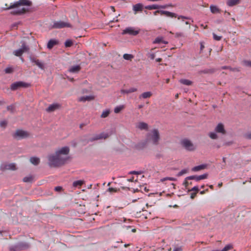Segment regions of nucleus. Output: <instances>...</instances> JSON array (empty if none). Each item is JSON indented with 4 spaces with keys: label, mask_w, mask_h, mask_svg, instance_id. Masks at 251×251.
Masks as SVG:
<instances>
[{
    "label": "nucleus",
    "mask_w": 251,
    "mask_h": 251,
    "mask_svg": "<svg viewBox=\"0 0 251 251\" xmlns=\"http://www.w3.org/2000/svg\"><path fill=\"white\" fill-rule=\"evenodd\" d=\"M189 179H186V178H185L184 181L183 182V185L184 186L185 189H187V187L189 184H192V182H189L187 180Z\"/></svg>",
    "instance_id": "obj_45"
},
{
    "label": "nucleus",
    "mask_w": 251,
    "mask_h": 251,
    "mask_svg": "<svg viewBox=\"0 0 251 251\" xmlns=\"http://www.w3.org/2000/svg\"><path fill=\"white\" fill-rule=\"evenodd\" d=\"M110 111L109 109H106L104 110L100 116L101 118H104L108 117L110 114Z\"/></svg>",
    "instance_id": "obj_36"
},
{
    "label": "nucleus",
    "mask_w": 251,
    "mask_h": 251,
    "mask_svg": "<svg viewBox=\"0 0 251 251\" xmlns=\"http://www.w3.org/2000/svg\"><path fill=\"white\" fill-rule=\"evenodd\" d=\"M197 193V192H193L190 195V198L191 199H194V198L196 197Z\"/></svg>",
    "instance_id": "obj_61"
},
{
    "label": "nucleus",
    "mask_w": 251,
    "mask_h": 251,
    "mask_svg": "<svg viewBox=\"0 0 251 251\" xmlns=\"http://www.w3.org/2000/svg\"><path fill=\"white\" fill-rule=\"evenodd\" d=\"M221 69H223V70L229 69L231 71H233V72H235V71L239 72V70L236 68H233L230 66H222Z\"/></svg>",
    "instance_id": "obj_35"
},
{
    "label": "nucleus",
    "mask_w": 251,
    "mask_h": 251,
    "mask_svg": "<svg viewBox=\"0 0 251 251\" xmlns=\"http://www.w3.org/2000/svg\"><path fill=\"white\" fill-rule=\"evenodd\" d=\"M200 45H201L200 50H201V51L204 48V42H200Z\"/></svg>",
    "instance_id": "obj_62"
},
{
    "label": "nucleus",
    "mask_w": 251,
    "mask_h": 251,
    "mask_svg": "<svg viewBox=\"0 0 251 251\" xmlns=\"http://www.w3.org/2000/svg\"><path fill=\"white\" fill-rule=\"evenodd\" d=\"M217 69L215 68H210V69H205L204 70H200L199 71V74H212L214 73Z\"/></svg>",
    "instance_id": "obj_19"
},
{
    "label": "nucleus",
    "mask_w": 251,
    "mask_h": 251,
    "mask_svg": "<svg viewBox=\"0 0 251 251\" xmlns=\"http://www.w3.org/2000/svg\"><path fill=\"white\" fill-rule=\"evenodd\" d=\"M152 95V93L151 92H146L142 93L140 96L139 98L147 99L151 97Z\"/></svg>",
    "instance_id": "obj_30"
},
{
    "label": "nucleus",
    "mask_w": 251,
    "mask_h": 251,
    "mask_svg": "<svg viewBox=\"0 0 251 251\" xmlns=\"http://www.w3.org/2000/svg\"><path fill=\"white\" fill-rule=\"evenodd\" d=\"M83 181L82 180H76L73 182V186L74 187H77L78 186H81L83 184Z\"/></svg>",
    "instance_id": "obj_41"
},
{
    "label": "nucleus",
    "mask_w": 251,
    "mask_h": 251,
    "mask_svg": "<svg viewBox=\"0 0 251 251\" xmlns=\"http://www.w3.org/2000/svg\"><path fill=\"white\" fill-rule=\"evenodd\" d=\"M137 89L135 88H130L129 89H122L121 93L122 94H129L137 91Z\"/></svg>",
    "instance_id": "obj_27"
},
{
    "label": "nucleus",
    "mask_w": 251,
    "mask_h": 251,
    "mask_svg": "<svg viewBox=\"0 0 251 251\" xmlns=\"http://www.w3.org/2000/svg\"><path fill=\"white\" fill-rule=\"evenodd\" d=\"M226 132L224 125L220 123L215 127L214 132H210L208 133V136L212 139L216 140L218 138L217 133L225 135Z\"/></svg>",
    "instance_id": "obj_3"
},
{
    "label": "nucleus",
    "mask_w": 251,
    "mask_h": 251,
    "mask_svg": "<svg viewBox=\"0 0 251 251\" xmlns=\"http://www.w3.org/2000/svg\"><path fill=\"white\" fill-rule=\"evenodd\" d=\"M108 191L110 192H117V190L114 188L110 187L109 188Z\"/></svg>",
    "instance_id": "obj_59"
},
{
    "label": "nucleus",
    "mask_w": 251,
    "mask_h": 251,
    "mask_svg": "<svg viewBox=\"0 0 251 251\" xmlns=\"http://www.w3.org/2000/svg\"><path fill=\"white\" fill-rule=\"evenodd\" d=\"M30 245L28 243L24 242H20L17 244L12 245L9 249L11 251H19L28 249Z\"/></svg>",
    "instance_id": "obj_5"
},
{
    "label": "nucleus",
    "mask_w": 251,
    "mask_h": 251,
    "mask_svg": "<svg viewBox=\"0 0 251 251\" xmlns=\"http://www.w3.org/2000/svg\"><path fill=\"white\" fill-rule=\"evenodd\" d=\"M137 127L140 130H148V125L144 122H140Z\"/></svg>",
    "instance_id": "obj_28"
},
{
    "label": "nucleus",
    "mask_w": 251,
    "mask_h": 251,
    "mask_svg": "<svg viewBox=\"0 0 251 251\" xmlns=\"http://www.w3.org/2000/svg\"><path fill=\"white\" fill-rule=\"evenodd\" d=\"M73 44V42L71 40H67L65 42V46L67 48L71 47Z\"/></svg>",
    "instance_id": "obj_42"
},
{
    "label": "nucleus",
    "mask_w": 251,
    "mask_h": 251,
    "mask_svg": "<svg viewBox=\"0 0 251 251\" xmlns=\"http://www.w3.org/2000/svg\"><path fill=\"white\" fill-rule=\"evenodd\" d=\"M146 140L148 143H151L153 145H158L160 139L159 131L157 129H153L146 135Z\"/></svg>",
    "instance_id": "obj_2"
},
{
    "label": "nucleus",
    "mask_w": 251,
    "mask_h": 251,
    "mask_svg": "<svg viewBox=\"0 0 251 251\" xmlns=\"http://www.w3.org/2000/svg\"><path fill=\"white\" fill-rule=\"evenodd\" d=\"M7 125V122L5 121H1L0 122V126L1 127H5Z\"/></svg>",
    "instance_id": "obj_53"
},
{
    "label": "nucleus",
    "mask_w": 251,
    "mask_h": 251,
    "mask_svg": "<svg viewBox=\"0 0 251 251\" xmlns=\"http://www.w3.org/2000/svg\"><path fill=\"white\" fill-rule=\"evenodd\" d=\"M143 173V171H132L129 172V174L130 175H140Z\"/></svg>",
    "instance_id": "obj_48"
},
{
    "label": "nucleus",
    "mask_w": 251,
    "mask_h": 251,
    "mask_svg": "<svg viewBox=\"0 0 251 251\" xmlns=\"http://www.w3.org/2000/svg\"><path fill=\"white\" fill-rule=\"evenodd\" d=\"M30 86V84L23 81H16L11 84L10 89L12 91H15L20 88H27Z\"/></svg>",
    "instance_id": "obj_8"
},
{
    "label": "nucleus",
    "mask_w": 251,
    "mask_h": 251,
    "mask_svg": "<svg viewBox=\"0 0 251 251\" xmlns=\"http://www.w3.org/2000/svg\"><path fill=\"white\" fill-rule=\"evenodd\" d=\"M208 175L207 173H205V174H203V175H201L200 176L194 175V176H189L186 177V179H192V180H195L196 181H199L201 180L207 178L208 177Z\"/></svg>",
    "instance_id": "obj_14"
},
{
    "label": "nucleus",
    "mask_w": 251,
    "mask_h": 251,
    "mask_svg": "<svg viewBox=\"0 0 251 251\" xmlns=\"http://www.w3.org/2000/svg\"><path fill=\"white\" fill-rule=\"evenodd\" d=\"M6 108L7 110L10 111L12 113H14L15 108L13 105L7 106Z\"/></svg>",
    "instance_id": "obj_47"
},
{
    "label": "nucleus",
    "mask_w": 251,
    "mask_h": 251,
    "mask_svg": "<svg viewBox=\"0 0 251 251\" xmlns=\"http://www.w3.org/2000/svg\"><path fill=\"white\" fill-rule=\"evenodd\" d=\"M70 151V149L67 146H65L55 151L56 154L61 156V155H68Z\"/></svg>",
    "instance_id": "obj_16"
},
{
    "label": "nucleus",
    "mask_w": 251,
    "mask_h": 251,
    "mask_svg": "<svg viewBox=\"0 0 251 251\" xmlns=\"http://www.w3.org/2000/svg\"><path fill=\"white\" fill-rule=\"evenodd\" d=\"M4 71L6 74H11L13 73V69L11 67H7L5 69Z\"/></svg>",
    "instance_id": "obj_50"
},
{
    "label": "nucleus",
    "mask_w": 251,
    "mask_h": 251,
    "mask_svg": "<svg viewBox=\"0 0 251 251\" xmlns=\"http://www.w3.org/2000/svg\"><path fill=\"white\" fill-rule=\"evenodd\" d=\"M32 5L31 1L28 0H19L18 1H16L13 4H11L8 8L6 9H11L15 8H18L20 6L26 5L30 6Z\"/></svg>",
    "instance_id": "obj_7"
},
{
    "label": "nucleus",
    "mask_w": 251,
    "mask_h": 251,
    "mask_svg": "<svg viewBox=\"0 0 251 251\" xmlns=\"http://www.w3.org/2000/svg\"><path fill=\"white\" fill-rule=\"evenodd\" d=\"M159 9H165L168 7L167 5H158Z\"/></svg>",
    "instance_id": "obj_63"
},
{
    "label": "nucleus",
    "mask_w": 251,
    "mask_h": 251,
    "mask_svg": "<svg viewBox=\"0 0 251 251\" xmlns=\"http://www.w3.org/2000/svg\"><path fill=\"white\" fill-rule=\"evenodd\" d=\"M20 49L23 51V52H24L27 51L29 50V48L28 46L26 45L25 43H23Z\"/></svg>",
    "instance_id": "obj_40"
},
{
    "label": "nucleus",
    "mask_w": 251,
    "mask_h": 251,
    "mask_svg": "<svg viewBox=\"0 0 251 251\" xmlns=\"http://www.w3.org/2000/svg\"><path fill=\"white\" fill-rule=\"evenodd\" d=\"M60 107V105L58 103H53L49 105L47 108L46 111L48 112L54 111Z\"/></svg>",
    "instance_id": "obj_18"
},
{
    "label": "nucleus",
    "mask_w": 251,
    "mask_h": 251,
    "mask_svg": "<svg viewBox=\"0 0 251 251\" xmlns=\"http://www.w3.org/2000/svg\"><path fill=\"white\" fill-rule=\"evenodd\" d=\"M123 108V106H117L115 108H114V112L115 113H119L122 109V108Z\"/></svg>",
    "instance_id": "obj_46"
},
{
    "label": "nucleus",
    "mask_w": 251,
    "mask_h": 251,
    "mask_svg": "<svg viewBox=\"0 0 251 251\" xmlns=\"http://www.w3.org/2000/svg\"><path fill=\"white\" fill-rule=\"evenodd\" d=\"M173 251H182V249L181 247L176 248L174 249Z\"/></svg>",
    "instance_id": "obj_64"
},
{
    "label": "nucleus",
    "mask_w": 251,
    "mask_h": 251,
    "mask_svg": "<svg viewBox=\"0 0 251 251\" xmlns=\"http://www.w3.org/2000/svg\"><path fill=\"white\" fill-rule=\"evenodd\" d=\"M199 187L197 186H195L193 187L191 189H189L187 192H189L190 191H195V192L198 193L199 192Z\"/></svg>",
    "instance_id": "obj_51"
},
{
    "label": "nucleus",
    "mask_w": 251,
    "mask_h": 251,
    "mask_svg": "<svg viewBox=\"0 0 251 251\" xmlns=\"http://www.w3.org/2000/svg\"><path fill=\"white\" fill-rule=\"evenodd\" d=\"M62 190V187L61 186H56L54 188V190L56 192H60Z\"/></svg>",
    "instance_id": "obj_56"
},
{
    "label": "nucleus",
    "mask_w": 251,
    "mask_h": 251,
    "mask_svg": "<svg viewBox=\"0 0 251 251\" xmlns=\"http://www.w3.org/2000/svg\"><path fill=\"white\" fill-rule=\"evenodd\" d=\"M28 11V8L23 7L22 8H18L12 11L10 13L13 15H22L25 14Z\"/></svg>",
    "instance_id": "obj_15"
},
{
    "label": "nucleus",
    "mask_w": 251,
    "mask_h": 251,
    "mask_svg": "<svg viewBox=\"0 0 251 251\" xmlns=\"http://www.w3.org/2000/svg\"><path fill=\"white\" fill-rule=\"evenodd\" d=\"M71 27V25L68 23L65 22L63 21H56L53 23V25L52 26L53 28L60 29L64 27Z\"/></svg>",
    "instance_id": "obj_10"
},
{
    "label": "nucleus",
    "mask_w": 251,
    "mask_h": 251,
    "mask_svg": "<svg viewBox=\"0 0 251 251\" xmlns=\"http://www.w3.org/2000/svg\"><path fill=\"white\" fill-rule=\"evenodd\" d=\"M16 169V166L14 163L7 164L6 163H3L0 165V170L1 171H4L5 170H15Z\"/></svg>",
    "instance_id": "obj_11"
},
{
    "label": "nucleus",
    "mask_w": 251,
    "mask_h": 251,
    "mask_svg": "<svg viewBox=\"0 0 251 251\" xmlns=\"http://www.w3.org/2000/svg\"><path fill=\"white\" fill-rule=\"evenodd\" d=\"M232 248V246L230 244H228L226 245L222 250L221 251H228Z\"/></svg>",
    "instance_id": "obj_44"
},
{
    "label": "nucleus",
    "mask_w": 251,
    "mask_h": 251,
    "mask_svg": "<svg viewBox=\"0 0 251 251\" xmlns=\"http://www.w3.org/2000/svg\"><path fill=\"white\" fill-rule=\"evenodd\" d=\"M69 157H62V156L58 155L56 153L55 154H51L49 156V165L50 167H59L64 165Z\"/></svg>",
    "instance_id": "obj_1"
},
{
    "label": "nucleus",
    "mask_w": 251,
    "mask_h": 251,
    "mask_svg": "<svg viewBox=\"0 0 251 251\" xmlns=\"http://www.w3.org/2000/svg\"><path fill=\"white\" fill-rule=\"evenodd\" d=\"M181 145L188 151H192L194 150L192 143L188 139H184L181 141Z\"/></svg>",
    "instance_id": "obj_12"
},
{
    "label": "nucleus",
    "mask_w": 251,
    "mask_h": 251,
    "mask_svg": "<svg viewBox=\"0 0 251 251\" xmlns=\"http://www.w3.org/2000/svg\"><path fill=\"white\" fill-rule=\"evenodd\" d=\"M143 8L144 6L141 3H138L133 5V10L134 11L135 14L137 13L138 12L142 11Z\"/></svg>",
    "instance_id": "obj_20"
},
{
    "label": "nucleus",
    "mask_w": 251,
    "mask_h": 251,
    "mask_svg": "<svg viewBox=\"0 0 251 251\" xmlns=\"http://www.w3.org/2000/svg\"><path fill=\"white\" fill-rule=\"evenodd\" d=\"M188 170L187 169H183L177 174V176L178 177L180 176H182L183 175L186 174L188 172Z\"/></svg>",
    "instance_id": "obj_43"
},
{
    "label": "nucleus",
    "mask_w": 251,
    "mask_h": 251,
    "mask_svg": "<svg viewBox=\"0 0 251 251\" xmlns=\"http://www.w3.org/2000/svg\"><path fill=\"white\" fill-rule=\"evenodd\" d=\"M155 56V55L154 53H148V57H150L152 60L154 59Z\"/></svg>",
    "instance_id": "obj_54"
},
{
    "label": "nucleus",
    "mask_w": 251,
    "mask_h": 251,
    "mask_svg": "<svg viewBox=\"0 0 251 251\" xmlns=\"http://www.w3.org/2000/svg\"><path fill=\"white\" fill-rule=\"evenodd\" d=\"M133 57V55L131 54L125 53L123 55V58L126 60H130Z\"/></svg>",
    "instance_id": "obj_37"
},
{
    "label": "nucleus",
    "mask_w": 251,
    "mask_h": 251,
    "mask_svg": "<svg viewBox=\"0 0 251 251\" xmlns=\"http://www.w3.org/2000/svg\"><path fill=\"white\" fill-rule=\"evenodd\" d=\"M239 0H227L226 4L229 6H233L239 3Z\"/></svg>",
    "instance_id": "obj_33"
},
{
    "label": "nucleus",
    "mask_w": 251,
    "mask_h": 251,
    "mask_svg": "<svg viewBox=\"0 0 251 251\" xmlns=\"http://www.w3.org/2000/svg\"><path fill=\"white\" fill-rule=\"evenodd\" d=\"M210 9L211 12L214 14L219 13L220 12V9L218 8L217 6L214 5H210Z\"/></svg>",
    "instance_id": "obj_31"
},
{
    "label": "nucleus",
    "mask_w": 251,
    "mask_h": 251,
    "mask_svg": "<svg viewBox=\"0 0 251 251\" xmlns=\"http://www.w3.org/2000/svg\"><path fill=\"white\" fill-rule=\"evenodd\" d=\"M109 136L108 133L102 132L99 134H96L93 137L90 138L89 139L83 138L81 140V141L84 143L85 145L88 144L89 142H93L94 141L100 140V139H105L107 138Z\"/></svg>",
    "instance_id": "obj_4"
},
{
    "label": "nucleus",
    "mask_w": 251,
    "mask_h": 251,
    "mask_svg": "<svg viewBox=\"0 0 251 251\" xmlns=\"http://www.w3.org/2000/svg\"><path fill=\"white\" fill-rule=\"evenodd\" d=\"M140 31V29L136 30L134 27H127L123 30L122 35L128 34L132 36L137 35Z\"/></svg>",
    "instance_id": "obj_9"
},
{
    "label": "nucleus",
    "mask_w": 251,
    "mask_h": 251,
    "mask_svg": "<svg viewBox=\"0 0 251 251\" xmlns=\"http://www.w3.org/2000/svg\"><path fill=\"white\" fill-rule=\"evenodd\" d=\"M207 165L206 164H201L198 166H195L192 169V171L193 172H198L200 170L204 169L206 168Z\"/></svg>",
    "instance_id": "obj_24"
},
{
    "label": "nucleus",
    "mask_w": 251,
    "mask_h": 251,
    "mask_svg": "<svg viewBox=\"0 0 251 251\" xmlns=\"http://www.w3.org/2000/svg\"><path fill=\"white\" fill-rule=\"evenodd\" d=\"M148 142L146 140V139L142 141L141 142H139L137 143L135 146V148L138 150H142L144 149L145 148H146L147 146Z\"/></svg>",
    "instance_id": "obj_17"
},
{
    "label": "nucleus",
    "mask_w": 251,
    "mask_h": 251,
    "mask_svg": "<svg viewBox=\"0 0 251 251\" xmlns=\"http://www.w3.org/2000/svg\"><path fill=\"white\" fill-rule=\"evenodd\" d=\"M213 39L216 41H220L221 40V39L222 38V36H218L214 33H213Z\"/></svg>",
    "instance_id": "obj_49"
},
{
    "label": "nucleus",
    "mask_w": 251,
    "mask_h": 251,
    "mask_svg": "<svg viewBox=\"0 0 251 251\" xmlns=\"http://www.w3.org/2000/svg\"><path fill=\"white\" fill-rule=\"evenodd\" d=\"M94 99V97L93 96H83L79 98V101H90Z\"/></svg>",
    "instance_id": "obj_26"
},
{
    "label": "nucleus",
    "mask_w": 251,
    "mask_h": 251,
    "mask_svg": "<svg viewBox=\"0 0 251 251\" xmlns=\"http://www.w3.org/2000/svg\"><path fill=\"white\" fill-rule=\"evenodd\" d=\"M30 61L34 65H36L41 70L45 69V65L44 63L41 62L39 59H36L35 57L30 56L29 57Z\"/></svg>",
    "instance_id": "obj_13"
},
{
    "label": "nucleus",
    "mask_w": 251,
    "mask_h": 251,
    "mask_svg": "<svg viewBox=\"0 0 251 251\" xmlns=\"http://www.w3.org/2000/svg\"><path fill=\"white\" fill-rule=\"evenodd\" d=\"M245 137L246 139L251 140V132L246 134Z\"/></svg>",
    "instance_id": "obj_58"
},
{
    "label": "nucleus",
    "mask_w": 251,
    "mask_h": 251,
    "mask_svg": "<svg viewBox=\"0 0 251 251\" xmlns=\"http://www.w3.org/2000/svg\"><path fill=\"white\" fill-rule=\"evenodd\" d=\"M81 69V67L79 65H76L75 66H71L69 69V71L70 73H77L79 72Z\"/></svg>",
    "instance_id": "obj_22"
},
{
    "label": "nucleus",
    "mask_w": 251,
    "mask_h": 251,
    "mask_svg": "<svg viewBox=\"0 0 251 251\" xmlns=\"http://www.w3.org/2000/svg\"><path fill=\"white\" fill-rule=\"evenodd\" d=\"M23 51L20 49L14 51V54L17 56H20L23 53Z\"/></svg>",
    "instance_id": "obj_38"
},
{
    "label": "nucleus",
    "mask_w": 251,
    "mask_h": 251,
    "mask_svg": "<svg viewBox=\"0 0 251 251\" xmlns=\"http://www.w3.org/2000/svg\"><path fill=\"white\" fill-rule=\"evenodd\" d=\"M223 21H224L223 19H217L215 21V23L217 24H220L222 23L223 22Z\"/></svg>",
    "instance_id": "obj_57"
},
{
    "label": "nucleus",
    "mask_w": 251,
    "mask_h": 251,
    "mask_svg": "<svg viewBox=\"0 0 251 251\" xmlns=\"http://www.w3.org/2000/svg\"><path fill=\"white\" fill-rule=\"evenodd\" d=\"M33 180V177L32 176H25L23 178V181L25 182H30Z\"/></svg>",
    "instance_id": "obj_39"
},
{
    "label": "nucleus",
    "mask_w": 251,
    "mask_h": 251,
    "mask_svg": "<svg viewBox=\"0 0 251 251\" xmlns=\"http://www.w3.org/2000/svg\"><path fill=\"white\" fill-rule=\"evenodd\" d=\"M160 14L161 15H165L166 17L171 18H176L177 17V15L176 13L171 12L168 11L161 10V11H160Z\"/></svg>",
    "instance_id": "obj_21"
},
{
    "label": "nucleus",
    "mask_w": 251,
    "mask_h": 251,
    "mask_svg": "<svg viewBox=\"0 0 251 251\" xmlns=\"http://www.w3.org/2000/svg\"><path fill=\"white\" fill-rule=\"evenodd\" d=\"M232 144H233L232 141L225 142L224 143L223 145L228 146L232 145Z\"/></svg>",
    "instance_id": "obj_55"
},
{
    "label": "nucleus",
    "mask_w": 251,
    "mask_h": 251,
    "mask_svg": "<svg viewBox=\"0 0 251 251\" xmlns=\"http://www.w3.org/2000/svg\"><path fill=\"white\" fill-rule=\"evenodd\" d=\"M30 162L34 165H38L40 163V159L37 157H31L30 158Z\"/></svg>",
    "instance_id": "obj_29"
},
{
    "label": "nucleus",
    "mask_w": 251,
    "mask_h": 251,
    "mask_svg": "<svg viewBox=\"0 0 251 251\" xmlns=\"http://www.w3.org/2000/svg\"><path fill=\"white\" fill-rule=\"evenodd\" d=\"M145 8L148 10L159 9V6L158 4L149 5L146 6Z\"/></svg>",
    "instance_id": "obj_34"
},
{
    "label": "nucleus",
    "mask_w": 251,
    "mask_h": 251,
    "mask_svg": "<svg viewBox=\"0 0 251 251\" xmlns=\"http://www.w3.org/2000/svg\"><path fill=\"white\" fill-rule=\"evenodd\" d=\"M153 44H168V42L163 40L162 37H157L153 42Z\"/></svg>",
    "instance_id": "obj_25"
},
{
    "label": "nucleus",
    "mask_w": 251,
    "mask_h": 251,
    "mask_svg": "<svg viewBox=\"0 0 251 251\" xmlns=\"http://www.w3.org/2000/svg\"><path fill=\"white\" fill-rule=\"evenodd\" d=\"M213 147L215 148H216L217 149H219L221 148V145L220 144L215 143L213 144Z\"/></svg>",
    "instance_id": "obj_60"
},
{
    "label": "nucleus",
    "mask_w": 251,
    "mask_h": 251,
    "mask_svg": "<svg viewBox=\"0 0 251 251\" xmlns=\"http://www.w3.org/2000/svg\"><path fill=\"white\" fill-rule=\"evenodd\" d=\"M29 136V133L22 129H17L15 132L12 134L13 138L18 140L26 138Z\"/></svg>",
    "instance_id": "obj_6"
},
{
    "label": "nucleus",
    "mask_w": 251,
    "mask_h": 251,
    "mask_svg": "<svg viewBox=\"0 0 251 251\" xmlns=\"http://www.w3.org/2000/svg\"><path fill=\"white\" fill-rule=\"evenodd\" d=\"M179 82L180 83L187 86L191 85L193 83L192 81L186 79H181L179 80Z\"/></svg>",
    "instance_id": "obj_32"
},
{
    "label": "nucleus",
    "mask_w": 251,
    "mask_h": 251,
    "mask_svg": "<svg viewBox=\"0 0 251 251\" xmlns=\"http://www.w3.org/2000/svg\"><path fill=\"white\" fill-rule=\"evenodd\" d=\"M243 64L245 66L251 67V61L244 60Z\"/></svg>",
    "instance_id": "obj_52"
},
{
    "label": "nucleus",
    "mask_w": 251,
    "mask_h": 251,
    "mask_svg": "<svg viewBox=\"0 0 251 251\" xmlns=\"http://www.w3.org/2000/svg\"><path fill=\"white\" fill-rule=\"evenodd\" d=\"M58 44V41L55 39H50L49 41L47 44V48L49 49H51L54 46Z\"/></svg>",
    "instance_id": "obj_23"
}]
</instances>
